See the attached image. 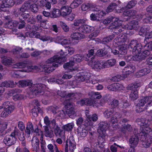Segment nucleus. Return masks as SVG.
<instances>
[{"mask_svg": "<svg viewBox=\"0 0 152 152\" xmlns=\"http://www.w3.org/2000/svg\"><path fill=\"white\" fill-rule=\"evenodd\" d=\"M66 53L67 52H64L62 50H61L59 53L48 59L45 64H41L39 66H28L25 63L20 62L14 64L13 68L22 69L20 71L26 72H31L34 70L39 71L41 68L45 73H50L55 70V67H58L59 65L64 62L63 58L67 55Z\"/></svg>", "mask_w": 152, "mask_h": 152, "instance_id": "nucleus-1", "label": "nucleus"}, {"mask_svg": "<svg viewBox=\"0 0 152 152\" xmlns=\"http://www.w3.org/2000/svg\"><path fill=\"white\" fill-rule=\"evenodd\" d=\"M140 130L139 135L142 145L145 148H148L152 143V135H149L148 133L151 131L149 126L150 122L148 120L142 119L141 120Z\"/></svg>", "mask_w": 152, "mask_h": 152, "instance_id": "nucleus-2", "label": "nucleus"}, {"mask_svg": "<svg viewBox=\"0 0 152 152\" xmlns=\"http://www.w3.org/2000/svg\"><path fill=\"white\" fill-rule=\"evenodd\" d=\"M112 21L113 22L112 23V26L113 28L115 29V32L116 34L121 32L122 31V28L128 30H131L132 29L136 30L139 26L137 21L135 20L132 21L129 24L126 25H122V21L116 17H113Z\"/></svg>", "mask_w": 152, "mask_h": 152, "instance_id": "nucleus-3", "label": "nucleus"}, {"mask_svg": "<svg viewBox=\"0 0 152 152\" xmlns=\"http://www.w3.org/2000/svg\"><path fill=\"white\" fill-rule=\"evenodd\" d=\"M128 48L132 50V53L134 55L132 58L130 57H128L131 59H129L127 61L128 62L131 60L141 61L143 60V57L141 53L142 46L140 43H138L136 40H133L131 41Z\"/></svg>", "mask_w": 152, "mask_h": 152, "instance_id": "nucleus-4", "label": "nucleus"}, {"mask_svg": "<svg viewBox=\"0 0 152 152\" xmlns=\"http://www.w3.org/2000/svg\"><path fill=\"white\" fill-rule=\"evenodd\" d=\"M32 83L31 80H20L18 82V85L20 87H25L27 86H31L30 90L36 95L38 94L42 93L43 87L44 85L42 84H36L32 85Z\"/></svg>", "mask_w": 152, "mask_h": 152, "instance_id": "nucleus-5", "label": "nucleus"}, {"mask_svg": "<svg viewBox=\"0 0 152 152\" xmlns=\"http://www.w3.org/2000/svg\"><path fill=\"white\" fill-rule=\"evenodd\" d=\"M113 114L111 117L110 122L113 124V127L115 128L118 127L117 123L119 118L120 117L119 114L118 113H114L113 110L112 109L107 110L104 113V116L107 118L110 117Z\"/></svg>", "mask_w": 152, "mask_h": 152, "instance_id": "nucleus-6", "label": "nucleus"}, {"mask_svg": "<svg viewBox=\"0 0 152 152\" xmlns=\"http://www.w3.org/2000/svg\"><path fill=\"white\" fill-rule=\"evenodd\" d=\"M110 126H113V124L110 122V124H108L105 121H102L100 122L99 124V126L98 129V132L99 134V138L101 139L102 138L103 142L104 140V137L106 135V130L107 129L108 127Z\"/></svg>", "mask_w": 152, "mask_h": 152, "instance_id": "nucleus-7", "label": "nucleus"}, {"mask_svg": "<svg viewBox=\"0 0 152 152\" xmlns=\"http://www.w3.org/2000/svg\"><path fill=\"white\" fill-rule=\"evenodd\" d=\"M95 5L91 3H84L81 6V10L83 11H86L88 9L92 10L94 11H96L98 12L97 14L99 15V17L102 16L106 14V13L102 10H100L95 8Z\"/></svg>", "mask_w": 152, "mask_h": 152, "instance_id": "nucleus-8", "label": "nucleus"}, {"mask_svg": "<svg viewBox=\"0 0 152 152\" xmlns=\"http://www.w3.org/2000/svg\"><path fill=\"white\" fill-rule=\"evenodd\" d=\"M18 129L15 128L13 132L10 135H7L5 137L3 140L4 143L8 146L14 144L16 140L15 135H18Z\"/></svg>", "mask_w": 152, "mask_h": 152, "instance_id": "nucleus-9", "label": "nucleus"}, {"mask_svg": "<svg viewBox=\"0 0 152 152\" xmlns=\"http://www.w3.org/2000/svg\"><path fill=\"white\" fill-rule=\"evenodd\" d=\"M64 104H65L64 110L66 113L69 116L72 115H76L74 111V106L70 103L68 99L64 101Z\"/></svg>", "mask_w": 152, "mask_h": 152, "instance_id": "nucleus-10", "label": "nucleus"}, {"mask_svg": "<svg viewBox=\"0 0 152 152\" xmlns=\"http://www.w3.org/2000/svg\"><path fill=\"white\" fill-rule=\"evenodd\" d=\"M88 64L93 69L97 70L103 68H104V61H99L95 60L94 59L93 60H90V62H88Z\"/></svg>", "mask_w": 152, "mask_h": 152, "instance_id": "nucleus-11", "label": "nucleus"}, {"mask_svg": "<svg viewBox=\"0 0 152 152\" xmlns=\"http://www.w3.org/2000/svg\"><path fill=\"white\" fill-rule=\"evenodd\" d=\"M68 147L71 152H73L76 148V143L73 136L70 137L69 139H67L66 141L65 152H68Z\"/></svg>", "mask_w": 152, "mask_h": 152, "instance_id": "nucleus-12", "label": "nucleus"}, {"mask_svg": "<svg viewBox=\"0 0 152 152\" xmlns=\"http://www.w3.org/2000/svg\"><path fill=\"white\" fill-rule=\"evenodd\" d=\"M78 104L81 105L84 104L92 106L94 107H97L98 103L96 100H93L89 99L86 98L84 99H82L78 102Z\"/></svg>", "mask_w": 152, "mask_h": 152, "instance_id": "nucleus-13", "label": "nucleus"}, {"mask_svg": "<svg viewBox=\"0 0 152 152\" xmlns=\"http://www.w3.org/2000/svg\"><path fill=\"white\" fill-rule=\"evenodd\" d=\"M52 124L54 125V133L56 136L58 137H61L62 138H65L64 132L60 129L57 124L55 123L54 120L52 122Z\"/></svg>", "mask_w": 152, "mask_h": 152, "instance_id": "nucleus-14", "label": "nucleus"}, {"mask_svg": "<svg viewBox=\"0 0 152 152\" xmlns=\"http://www.w3.org/2000/svg\"><path fill=\"white\" fill-rule=\"evenodd\" d=\"M89 125H82L78 127L77 129L78 135L79 136L82 137H85L88 133V129Z\"/></svg>", "mask_w": 152, "mask_h": 152, "instance_id": "nucleus-15", "label": "nucleus"}, {"mask_svg": "<svg viewBox=\"0 0 152 152\" xmlns=\"http://www.w3.org/2000/svg\"><path fill=\"white\" fill-rule=\"evenodd\" d=\"M32 150L33 151L39 152L40 148L39 145V140L37 137H34L31 140Z\"/></svg>", "mask_w": 152, "mask_h": 152, "instance_id": "nucleus-16", "label": "nucleus"}, {"mask_svg": "<svg viewBox=\"0 0 152 152\" xmlns=\"http://www.w3.org/2000/svg\"><path fill=\"white\" fill-rule=\"evenodd\" d=\"M95 29L94 27L87 25H82L79 28V31L84 34H88Z\"/></svg>", "mask_w": 152, "mask_h": 152, "instance_id": "nucleus-17", "label": "nucleus"}, {"mask_svg": "<svg viewBox=\"0 0 152 152\" xmlns=\"http://www.w3.org/2000/svg\"><path fill=\"white\" fill-rule=\"evenodd\" d=\"M107 88L110 90L116 91L123 90L124 87L121 84L116 83L108 86Z\"/></svg>", "mask_w": 152, "mask_h": 152, "instance_id": "nucleus-18", "label": "nucleus"}, {"mask_svg": "<svg viewBox=\"0 0 152 152\" xmlns=\"http://www.w3.org/2000/svg\"><path fill=\"white\" fill-rule=\"evenodd\" d=\"M139 141L137 136L134 135L132 136L129 140V145L132 148H134L137 147Z\"/></svg>", "mask_w": 152, "mask_h": 152, "instance_id": "nucleus-19", "label": "nucleus"}, {"mask_svg": "<svg viewBox=\"0 0 152 152\" xmlns=\"http://www.w3.org/2000/svg\"><path fill=\"white\" fill-rule=\"evenodd\" d=\"M61 15L63 17L66 16L70 14L72 10L71 8L68 6L62 7L60 9Z\"/></svg>", "mask_w": 152, "mask_h": 152, "instance_id": "nucleus-20", "label": "nucleus"}, {"mask_svg": "<svg viewBox=\"0 0 152 152\" xmlns=\"http://www.w3.org/2000/svg\"><path fill=\"white\" fill-rule=\"evenodd\" d=\"M3 105L4 107V109L7 110V111H9L10 114L15 109L13 103L11 102H5L3 103Z\"/></svg>", "mask_w": 152, "mask_h": 152, "instance_id": "nucleus-21", "label": "nucleus"}, {"mask_svg": "<svg viewBox=\"0 0 152 152\" xmlns=\"http://www.w3.org/2000/svg\"><path fill=\"white\" fill-rule=\"evenodd\" d=\"M85 37V35L83 34L78 32H73L70 35V37L72 40H79L84 38Z\"/></svg>", "mask_w": 152, "mask_h": 152, "instance_id": "nucleus-22", "label": "nucleus"}, {"mask_svg": "<svg viewBox=\"0 0 152 152\" xmlns=\"http://www.w3.org/2000/svg\"><path fill=\"white\" fill-rule=\"evenodd\" d=\"M18 24V22L17 21L11 20L6 22L4 26L6 28L13 29V28L17 27Z\"/></svg>", "mask_w": 152, "mask_h": 152, "instance_id": "nucleus-23", "label": "nucleus"}, {"mask_svg": "<svg viewBox=\"0 0 152 152\" xmlns=\"http://www.w3.org/2000/svg\"><path fill=\"white\" fill-rule=\"evenodd\" d=\"M135 70V67L133 65H129L125 66L123 70V72L125 74L129 75L134 72Z\"/></svg>", "mask_w": 152, "mask_h": 152, "instance_id": "nucleus-24", "label": "nucleus"}, {"mask_svg": "<svg viewBox=\"0 0 152 152\" xmlns=\"http://www.w3.org/2000/svg\"><path fill=\"white\" fill-rule=\"evenodd\" d=\"M1 62L5 66H8L14 62V60L10 57L4 56L1 57Z\"/></svg>", "mask_w": 152, "mask_h": 152, "instance_id": "nucleus-25", "label": "nucleus"}, {"mask_svg": "<svg viewBox=\"0 0 152 152\" xmlns=\"http://www.w3.org/2000/svg\"><path fill=\"white\" fill-rule=\"evenodd\" d=\"M15 2L14 0H4L3 4L1 5V7L3 8L4 7H10L13 6Z\"/></svg>", "mask_w": 152, "mask_h": 152, "instance_id": "nucleus-26", "label": "nucleus"}, {"mask_svg": "<svg viewBox=\"0 0 152 152\" xmlns=\"http://www.w3.org/2000/svg\"><path fill=\"white\" fill-rule=\"evenodd\" d=\"M30 3L29 2H25L22 7L17 10L16 12H28L27 10L29 9Z\"/></svg>", "mask_w": 152, "mask_h": 152, "instance_id": "nucleus-27", "label": "nucleus"}, {"mask_svg": "<svg viewBox=\"0 0 152 152\" xmlns=\"http://www.w3.org/2000/svg\"><path fill=\"white\" fill-rule=\"evenodd\" d=\"M38 132L39 133H38V135H39L40 134L41 135V136L40 137V140L41 141V146H40V148H41V152H46L45 151V144L46 143L45 141L43 140V133L40 130H38Z\"/></svg>", "mask_w": 152, "mask_h": 152, "instance_id": "nucleus-28", "label": "nucleus"}, {"mask_svg": "<svg viewBox=\"0 0 152 152\" xmlns=\"http://www.w3.org/2000/svg\"><path fill=\"white\" fill-rule=\"evenodd\" d=\"M98 119V117L97 115L95 114H93L91 116L90 115L87 116V122H86L87 125L89 126H91L93 125V123L91 121V120L93 121H96Z\"/></svg>", "mask_w": 152, "mask_h": 152, "instance_id": "nucleus-29", "label": "nucleus"}, {"mask_svg": "<svg viewBox=\"0 0 152 152\" xmlns=\"http://www.w3.org/2000/svg\"><path fill=\"white\" fill-rule=\"evenodd\" d=\"M58 94L61 97L65 98L74 97L77 94V93H72L67 94L65 91H59L58 93Z\"/></svg>", "mask_w": 152, "mask_h": 152, "instance_id": "nucleus-30", "label": "nucleus"}, {"mask_svg": "<svg viewBox=\"0 0 152 152\" xmlns=\"http://www.w3.org/2000/svg\"><path fill=\"white\" fill-rule=\"evenodd\" d=\"M26 36L30 37L39 38L40 37L39 34L33 30V29H31L29 32H26Z\"/></svg>", "mask_w": 152, "mask_h": 152, "instance_id": "nucleus-31", "label": "nucleus"}, {"mask_svg": "<svg viewBox=\"0 0 152 152\" xmlns=\"http://www.w3.org/2000/svg\"><path fill=\"white\" fill-rule=\"evenodd\" d=\"M115 63L116 60L114 59H111L106 61H104V68L113 66L115 64Z\"/></svg>", "mask_w": 152, "mask_h": 152, "instance_id": "nucleus-32", "label": "nucleus"}, {"mask_svg": "<svg viewBox=\"0 0 152 152\" xmlns=\"http://www.w3.org/2000/svg\"><path fill=\"white\" fill-rule=\"evenodd\" d=\"M150 72V70L149 69L145 68L140 70L136 73V75L137 77L142 76L145 75L149 73Z\"/></svg>", "mask_w": 152, "mask_h": 152, "instance_id": "nucleus-33", "label": "nucleus"}, {"mask_svg": "<svg viewBox=\"0 0 152 152\" xmlns=\"http://www.w3.org/2000/svg\"><path fill=\"white\" fill-rule=\"evenodd\" d=\"M150 27L148 26H144L141 28L139 32V35L142 36H145L147 33L149 32Z\"/></svg>", "mask_w": 152, "mask_h": 152, "instance_id": "nucleus-34", "label": "nucleus"}, {"mask_svg": "<svg viewBox=\"0 0 152 152\" xmlns=\"http://www.w3.org/2000/svg\"><path fill=\"white\" fill-rule=\"evenodd\" d=\"M53 120L55 121V123H56V120L55 119H53L50 121L49 120L48 117L47 116H45L44 118V122L47 126H46L49 127L51 129L52 128H54V125L52 124V122Z\"/></svg>", "mask_w": 152, "mask_h": 152, "instance_id": "nucleus-35", "label": "nucleus"}, {"mask_svg": "<svg viewBox=\"0 0 152 152\" xmlns=\"http://www.w3.org/2000/svg\"><path fill=\"white\" fill-rule=\"evenodd\" d=\"M33 126L32 123L30 122H28L25 130V133L28 136L31 133L33 132Z\"/></svg>", "mask_w": 152, "mask_h": 152, "instance_id": "nucleus-36", "label": "nucleus"}, {"mask_svg": "<svg viewBox=\"0 0 152 152\" xmlns=\"http://www.w3.org/2000/svg\"><path fill=\"white\" fill-rule=\"evenodd\" d=\"M88 53V54L86 57V60L88 62H90V60H93L94 59V58L93 56L94 51V50L91 49L89 50Z\"/></svg>", "mask_w": 152, "mask_h": 152, "instance_id": "nucleus-37", "label": "nucleus"}, {"mask_svg": "<svg viewBox=\"0 0 152 152\" xmlns=\"http://www.w3.org/2000/svg\"><path fill=\"white\" fill-rule=\"evenodd\" d=\"M72 61L77 62H80L83 60V56L81 54H77L71 58Z\"/></svg>", "mask_w": 152, "mask_h": 152, "instance_id": "nucleus-38", "label": "nucleus"}, {"mask_svg": "<svg viewBox=\"0 0 152 152\" xmlns=\"http://www.w3.org/2000/svg\"><path fill=\"white\" fill-rule=\"evenodd\" d=\"M74 61L72 60L70 61L69 62L65 64L63 66L64 67L65 69H69L71 71L73 70V69L71 68L74 65Z\"/></svg>", "mask_w": 152, "mask_h": 152, "instance_id": "nucleus-39", "label": "nucleus"}, {"mask_svg": "<svg viewBox=\"0 0 152 152\" xmlns=\"http://www.w3.org/2000/svg\"><path fill=\"white\" fill-rule=\"evenodd\" d=\"M0 85L3 87H12L14 85V83L13 81H5L2 82Z\"/></svg>", "mask_w": 152, "mask_h": 152, "instance_id": "nucleus-40", "label": "nucleus"}, {"mask_svg": "<svg viewBox=\"0 0 152 152\" xmlns=\"http://www.w3.org/2000/svg\"><path fill=\"white\" fill-rule=\"evenodd\" d=\"M138 97V92L137 90L132 91L129 95L130 99L132 100L137 99Z\"/></svg>", "mask_w": 152, "mask_h": 152, "instance_id": "nucleus-41", "label": "nucleus"}, {"mask_svg": "<svg viewBox=\"0 0 152 152\" xmlns=\"http://www.w3.org/2000/svg\"><path fill=\"white\" fill-rule=\"evenodd\" d=\"M74 126V124L71 123L64 125L63 127V128L66 131H70L72 130Z\"/></svg>", "mask_w": 152, "mask_h": 152, "instance_id": "nucleus-42", "label": "nucleus"}, {"mask_svg": "<svg viewBox=\"0 0 152 152\" xmlns=\"http://www.w3.org/2000/svg\"><path fill=\"white\" fill-rule=\"evenodd\" d=\"M82 0H75L71 4V8L77 7L82 3Z\"/></svg>", "mask_w": 152, "mask_h": 152, "instance_id": "nucleus-43", "label": "nucleus"}, {"mask_svg": "<svg viewBox=\"0 0 152 152\" xmlns=\"http://www.w3.org/2000/svg\"><path fill=\"white\" fill-rule=\"evenodd\" d=\"M126 7H123L118 10V12L120 13L123 12V15L124 16H128L129 17L130 10H127Z\"/></svg>", "mask_w": 152, "mask_h": 152, "instance_id": "nucleus-44", "label": "nucleus"}, {"mask_svg": "<svg viewBox=\"0 0 152 152\" xmlns=\"http://www.w3.org/2000/svg\"><path fill=\"white\" fill-rule=\"evenodd\" d=\"M52 15L54 18L59 17L61 15L60 10L57 9H53L52 12Z\"/></svg>", "mask_w": 152, "mask_h": 152, "instance_id": "nucleus-45", "label": "nucleus"}, {"mask_svg": "<svg viewBox=\"0 0 152 152\" xmlns=\"http://www.w3.org/2000/svg\"><path fill=\"white\" fill-rule=\"evenodd\" d=\"M116 7L117 5L115 3H111L107 8L106 12L108 13L113 11L116 8Z\"/></svg>", "mask_w": 152, "mask_h": 152, "instance_id": "nucleus-46", "label": "nucleus"}, {"mask_svg": "<svg viewBox=\"0 0 152 152\" xmlns=\"http://www.w3.org/2000/svg\"><path fill=\"white\" fill-rule=\"evenodd\" d=\"M40 107L37 106H35L34 108L31 110L32 114L34 117H36L39 112Z\"/></svg>", "mask_w": 152, "mask_h": 152, "instance_id": "nucleus-47", "label": "nucleus"}, {"mask_svg": "<svg viewBox=\"0 0 152 152\" xmlns=\"http://www.w3.org/2000/svg\"><path fill=\"white\" fill-rule=\"evenodd\" d=\"M48 127L46 126L45 128V135L46 137L51 138L53 136V132L52 130H49Z\"/></svg>", "mask_w": 152, "mask_h": 152, "instance_id": "nucleus-48", "label": "nucleus"}, {"mask_svg": "<svg viewBox=\"0 0 152 152\" xmlns=\"http://www.w3.org/2000/svg\"><path fill=\"white\" fill-rule=\"evenodd\" d=\"M114 37V35L112 34L108 37H105L102 40V43L105 44L107 43L112 40Z\"/></svg>", "mask_w": 152, "mask_h": 152, "instance_id": "nucleus-49", "label": "nucleus"}, {"mask_svg": "<svg viewBox=\"0 0 152 152\" xmlns=\"http://www.w3.org/2000/svg\"><path fill=\"white\" fill-rule=\"evenodd\" d=\"M60 24L61 26L64 31L68 32L69 31V26L65 23L61 21Z\"/></svg>", "mask_w": 152, "mask_h": 152, "instance_id": "nucleus-50", "label": "nucleus"}, {"mask_svg": "<svg viewBox=\"0 0 152 152\" xmlns=\"http://www.w3.org/2000/svg\"><path fill=\"white\" fill-rule=\"evenodd\" d=\"M137 3L136 1L134 0H132L129 2L127 5L126 8L127 9H130L134 7Z\"/></svg>", "mask_w": 152, "mask_h": 152, "instance_id": "nucleus-51", "label": "nucleus"}, {"mask_svg": "<svg viewBox=\"0 0 152 152\" xmlns=\"http://www.w3.org/2000/svg\"><path fill=\"white\" fill-rule=\"evenodd\" d=\"M25 97V96L23 95L18 94L13 96V99L14 100L16 101L24 99Z\"/></svg>", "mask_w": 152, "mask_h": 152, "instance_id": "nucleus-52", "label": "nucleus"}, {"mask_svg": "<svg viewBox=\"0 0 152 152\" xmlns=\"http://www.w3.org/2000/svg\"><path fill=\"white\" fill-rule=\"evenodd\" d=\"M7 122H0V132H2L6 129L7 128Z\"/></svg>", "mask_w": 152, "mask_h": 152, "instance_id": "nucleus-53", "label": "nucleus"}, {"mask_svg": "<svg viewBox=\"0 0 152 152\" xmlns=\"http://www.w3.org/2000/svg\"><path fill=\"white\" fill-rule=\"evenodd\" d=\"M16 13L18 15H20L24 19H26L29 16V13H28V12H16Z\"/></svg>", "mask_w": 152, "mask_h": 152, "instance_id": "nucleus-54", "label": "nucleus"}, {"mask_svg": "<svg viewBox=\"0 0 152 152\" xmlns=\"http://www.w3.org/2000/svg\"><path fill=\"white\" fill-rule=\"evenodd\" d=\"M29 9L34 12H37L38 11V8L37 5L36 4H30Z\"/></svg>", "mask_w": 152, "mask_h": 152, "instance_id": "nucleus-55", "label": "nucleus"}, {"mask_svg": "<svg viewBox=\"0 0 152 152\" xmlns=\"http://www.w3.org/2000/svg\"><path fill=\"white\" fill-rule=\"evenodd\" d=\"M18 131V135H15V137H18L19 140L21 141H23L25 138L24 134L23 133L20 132L19 130Z\"/></svg>", "mask_w": 152, "mask_h": 152, "instance_id": "nucleus-56", "label": "nucleus"}, {"mask_svg": "<svg viewBox=\"0 0 152 152\" xmlns=\"http://www.w3.org/2000/svg\"><path fill=\"white\" fill-rule=\"evenodd\" d=\"M107 51H104L102 49L99 50L97 52V55L100 56H103L107 54Z\"/></svg>", "mask_w": 152, "mask_h": 152, "instance_id": "nucleus-57", "label": "nucleus"}, {"mask_svg": "<svg viewBox=\"0 0 152 152\" xmlns=\"http://www.w3.org/2000/svg\"><path fill=\"white\" fill-rule=\"evenodd\" d=\"M39 38L43 41H50V42H52L53 41V39L52 37L48 36H45L41 37H40Z\"/></svg>", "mask_w": 152, "mask_h": 152, "instance_id": "nucleus-58", "label": "nucleus"}, {"mask_svg": "<svg viewBox=\"0 0 152 152\" xmlns=\"http://www.w3.org/2000/svg\"><path fill=\"white\" fill-rule=\"evenodd\" d=\"M115 145H116L117 146L120 148H124L123 147H121L120 145H116V144L115 143H114L113 145H112L110 147L111 150L112 152H117V147Z\"/></svg>", "mask_w": 152, "mask_h": 152, "instance_id": "nucleus-59", "label": "nucleus"}, {"mask_svg": "<svg viewBox=\"0 0 152 152\" xmlns=\"http://www.w3.org/2000/svg\"><path fill=\"white\" fill-rule=\"evenodd\" d=\"M119 54L124 55L126 53V48L120 46L118 48Z\"/></svg>", "mask_w": 152, "mask_h": 152, "instance_id": "nucleus-60", "label": "nucleus"}, {"mask_svg": "<svg viewBox=\"0 0 152 152\" xmlns=\"http://www.w3.org/2000/svg\"><path fill=\"white\" fill-rule=\"evenodd\" d=\"M10 114L9 111H7V110L4 109V110L1 113L0 115L1 117L5 118L7 117Z\"/></svg>", "mask_w": 152, "mask_h": 152, "instance_id": "nucleus-61", "label": "nucleus"}, {"mask_svg": "<svg viewBox=\"0 0 152 152\" xmlns=\"http://www.w3.org/2000/svg\"><path fill=\"white\" fill-rule=\"evenodd\" d=\"M72 42L70 41L69 39H63L62 41H61V45H68L70 44Z\"/></svg>", "mask_w": 152, "mask_h": 152, "instance_id": "nucleus-62", "label": "nucleus"}, {"mask_svg": "<svg viewBox=\"0 0 152 152\" xmlns=\"http://www.w3.org/2000/svg\"><path fill=\"white\" fill-rule=\"evenodd\" d=\"M48 82H58V83H63V80H59V79L55 80L54 78H50L48 79Z\"/></svg>", "mask_w": 152, "mask_h": 152, "instance_id": "nucleus-63", "label": "nucleus"}, {"mask_svg": "<svg viewBox=\"0 0 152 152\" xmlns=\"http://www.w3.org/2000/svg\"><path fill=\"white\" fill-rule=\"evenodd\" d=\"M113 17H111L106 19L103 21V23L105 25H107L110 23L112 21H113Z\"/></svg>", "mask_w": 152, "mask_h": 152, "instance_id": "nucleus-64", "label": "nucleus"}]
</instances>
